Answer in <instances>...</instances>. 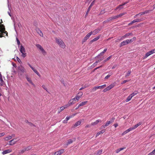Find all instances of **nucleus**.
I'll list each match as a JSON object with an SVG mask.
<instances>
[{
	"label": "nucleus",
	"mask_w": 155,
	"mask_h": 155,
	"mask_svg": "<svg viewBox=\"0 0 155 155\" xmlns=\"http://www.w3.org/2000/svg\"><path fill=\"white\" fill-rule=\"evenodd\" d=\"M0 86H3L5 84V83L4 81L3 80L2 76L1 73V72H0Z\"/></svg>",
	"instance_id": "nucleus-10"
},
{
	"label": "nucleus",
	"mask_w": 155,
	"mask_h": 155,
	"mask_svg": "<svg viewBox=\"0 0 155 155\" xmlns=\"http://www.w3.org/2000/svg\"><path fill=\"white\" fill-rule=\"evenodd\" d=\"M126 13H125V12H124V13H121V14H120L119 15H117V17H118V18L120 17L121 16H123L125 14H126Z\"/></svg>",
	"instance_id": "nucleus-39"
},
{
	"label": "nucleus",
	"mask_w": 155,
	"mask_h": 155,
	"mask_svg": "<svg viewBox=\"0 0 155 155\" xmlns=\"http://www.w3.org/2000/svg\"><path fill=\"white\" fill-rule=\"evenodd\" d=\"M42 88L44 89L45 90L47 91H48V89L47 88H46V86L44 85H42Z\"/></svg>",
	"instance_id": "nucleus-49"
},
{
	"label": "nucleus",
	"mask_w": 155,
	"mask_h": 155,
	"mask_svg": "<svg viewBox=\"0 0 155 155\" xmlns=\"http://www.w3.org/2000/svg\"><path fill=\"white\" fill-rule=\"evenodd\" d=\"M60 111H59L58 112V113H60L63 110L65 109L64 107L63 106H62L60 108Z\"/></svg>",
	"instance_id": "nucleus-45"
},
{
	"label": "nucleus",
	"mask_w": 155,
	"mask_h": 155,
	"mask_svg": "<svg viewBox=\"0 0 155 155\" xmlns=\"http://www.w3.org/2000/svg\"><path fill=\"white\" fill-rule=\"evenodd\" d=\"M55 41L56 43L61 48H64L66 46V45L62 40L60 38H55Z\"/></svg>",
	"instance_id": "nucleus-1"
},
{
	"label": "nucleus",
	"mask_w": 155,
	"mask_h": 155,
	"mask_svg": "<svg viewBox=\"0 0 155 155\" xmlns=\"http://www.w3.org/2000/svg\"><path fill=\"white\" fill-rule=\"evenodd\" d=\"M74 102H73V101L72 100H71L69 102H68V104L70 106L72 104H74Z\"/></svg>",
	"instance_id": "nucleus-41"
},
{
	"label": "nucleus",
	"mask_w": 155,
	"mask_h": 155,
	"mask_svg": "<svg viewBox=\"0 0 155 155\" xmlns=\"http://www.w3.org/2000/svg\"><path fill=\"white\" fill-rule=\"evenodd\" d=\"M64 151V149H62L60 150L59 151L56 152L54 153L55 155H60L61 154L63 153Z\"/></svg>",
	"instance_id": "nucleus-9"
},
{
	"label": "nucleus",
	"mask_w": 155,
	"mask_h": 155,
	"mask_svg": "<svg viewBox=\"0 0 155 155\" xmlns=\"http://www.w3.org/2000/svg\"><path fill=\"white\" fill-rule=\"evenodd\" d=\"M130 131L129 130V129H128L127 130H126L125 131H124V132H123L121 135L122 136H123L125 134H126L127 133L129 132Z\"/></svg>",
	"instance_id": "nucleus-33"
},
{
	"label": "nucleus",
	"mask_w": 155,
	"mask_h": 155,
	"mask_svg": "<svg viewBox=\"0 0 155 155\" xmlns=\"http://www.w3.org/2000/svg\"><path fill=\"white\" fill-rule=\"evenodd\" d=\"M142 124V123L141 122H140L137 124L135 125L134 127V128L135 129L136 128L138 127L141 125Z\"/></svg>",
	"instance_id": "nucleus-36"
},
{
	"label": "nucleus",
	"mask_w": 155,
	"mask_h": 155,
	"mask_svg": "<svg viewBox=\"0 0 155 155\" xmlns=\"http://www.w3.org/2000/svg\"><path fill=\"white\" fill-rule=\"evenodd\" d=\"M75 138H74V140H72V139H69L68 140L66 143V145L68 146V145L71 143L73 141H74L75 140Z\"/></svg>",
	"instance_id": "nucleus-17"
},
{
	"label": "nucleus",
	"mask_w": 155,
	"mask_h": 155,
	"mask_svg": "<svg viewBox=\"0 0 155 155\" xmlns=\"http://www.w3.org/2000/svg\"><path fill=\"white\" fill-rule=\"evenodd\" d=\"M114 86V85L113 84H111L109 86L107 87L108 91H109L113 88Z\"/></svg>",
	"instance_id": "nucleus-26"
},
{
	"label": "nucleus",
	"mask_w": 155,
	"mask_h": 155,
	"mask_svg": "<svg viewBox=\"0 0 155 155\" xmlns=\"http://www.w3.org/2000/svg\"><path fill=\"white\" fill-rule=\"evenodd\" d=\"M25 149H26V150L28 151L29 150H30L31 148V146H29L28 147H27L25 148Z\"/></svg>",
	"instance_id": "nucleus-47"
},
{
	"label": "nucleus",
	"mask_w": 155,
	"mask_h": 155,
	"mask_svg": "<svg viewBox=\"0 0 155 155\" xmlns=\"http://www.w3.org/2000/svg\"><path fill=\"white\" fill-rule=\"evenodd\" d=\"M72 117L71 116H67V117H66V119L68 121Z\"/></svg>",
	"instance_id": "nucleus-54"
},
{
	"label": "nucleus",
	"mask_w": 155,
	"mask_h": 155,
	"mask_svg": "<svg viewBox=\"0 0 155 155\" xmlns=\"http://www.w3.org/2000/svg\"><path fill=\"white\" fill-rule=\"evenodd\" d=\"M16 40L17 42V43L18 45H20V42L19 40L17 38H16Z\"/></svg>",
	"instance_id": "nucleus-55"
},
{
	"label": "nucleus",
	"mask_w": 155,
	"mask_h": 155,
	"mask_svg": "<svg viewBox=\"0 0 155 155\" xmlns=\"http://www.w3.org/2000/svg\"><path fill=\"white\" fill-rule=\"evenodd\" d=\"M114 120V118H112L110 120L107 121L105 124L103 125L101 127H102L103 128H105L106 127L108 126L110 124L113 122Z\"/></svg>",
	"instance_id": "nucleus-6"
},
{
	"label": "nucleus",
	"mask_w": 155,
	"mask_h": 155,
	"mask_svg": "<svg viewBox=\"0 0 155 155\" xmlns=\"http://www.w3.org/2000/svg\"><path fill=\"white\" fill-rule=\"evenodd\" d=\"M102 89L101 87V86L95 87H94L91 89V91L94 92L96 90H97V89Z\"/></svg>",
	"instance_id": "nucleus-15"
},
{
	"label": "nucleus",
	"mask_w": 155,
	"mask_h": 155,
	"mask_svg": "<svg viewBox=\"0 0 155 155\" xmlns=\"http://www.w3.org/2000/svg\"><path fill=\"white\" fill-rule=\"evenodd\" d=\"M87 102V101H84L82 102L79 105L78 107H80L82 106H83L85 105H86Z\"/></svg>",
	"instance_id": "nucleus-18"
},
{
	"label": "nucleus",
	"mask_w": 155,
	"mask_h": 155,
	"mask_svg": "<svg viewBox=\"0 0 155 155\" xmlns=\"http://www.w3.org/2000/svg\"><path fill=\"white\" fill-rule=\"evenodd\" d=\"M136 38L135 37H134L133 38H132L130 39H127L126 40L127 43L128 44L130 43L131 42H133V41H135L136 40Z\"/></svg>",
	"instance_id": "nucleus-13"
},
{
	"label": "nucleus",
	"mask_w": 155,
	"mask_h": 155,
	"mask_svg": "<svg viewBox=\"0 0 155 155\" xmlns=\"http://www.w3.org/2000/svg\"><path fill=\"white\" fill-rule=\"evenodd\" d=\"M36 47L41 51L42 53L44 55L47 54L46 52L44 50L42 47L39 44H36Z\"/></svg>",
	"instance_id": "nucleus-5"
},
{
	"label": "nucleus",
	"mask_w": 155,
	"mask_h": 155,
	"mask_svg": "<svg viewBox=\"0 0 155 155\" xmlns=\"http://www.w3.org/2000/svg\"><path fill=\"white\" fill-rule=\"evenodd\" d=\"M127 44H128V43H127V40H126L121 42L120 43V46L125 45Z\"/></svg>",
	"instance_id": "nucleus-28"
},
{
	"label": "nucleus",
	"mask_w": 155,
	"mask_h": 155,
	"mask_svg": "<svg viewBox=\"0 0 155 155\" xmlns=\"http://www.w3.org/2000/svg\"><path fill=\"white\" fill-rule=\"evenodd\" d=\"M26 149H25V148L21 150L19 152V154H21L24 153L26 151Z\"/></svg>",
	"instance_id": "nucleus-35"
},
{
	"label": "nucleus",
	"mask_w": 155,
	"mask_h": 155,
	"mask_svg": "<svg viewBox=\"0 0 155 155\" xmlns=\"http://www.w3.org/2000/svg\"><path fill=\"white\" fill-rule=\"evenodd\" d=\"M131 73V71H128L127 73V74H126L125 77H127V76H129L130 75V74Z\"/></svg>",
	"instance_id": "nucleus-43"
},
{
	"label": "nucleus",
	"mask_w": 155,
	"mask_h": 155,
	"mask_svg": "<svg viewBox=\"0 0 155 155\" xmlns=\"http://www.w3.org/2000/svg\"><path fill=\"white\" fill-rule=\"evenodd\" d=\"M99 62V61H96L93 64V67H95V66H96L97 63H98Z\"/></svg>",
	"instance_id": "nucleus-51"
},
{
	"label": "nucleus",
	"mask_w": 155,
	"mask_h": 155,
	"mask_svg": "<svg viewBox=\"0 0 155 155\" xmlns=\"http://www.w3.org/2000/svg\"><path fill=\"white\" fill-rule=\"evenodd\" d=\"M73 101H78L77 100V98L75 97L74 98H73L71 99Z\"/></svg>",
	"instance_id": "nucleus-62"
},
{
	"label": "nucleus",
	"mask_w": 155,
	"mask_h": 155,
	"mask_svg": "<svg viewBox=\"0 0 155 155\" xmlns=\"http://www.w3.org/2000/svg\"><path fill=\"white\" fill-rule=\"evenodd\" d=\"M16 142V141H15L13 139L9 141V144L10 145H13L15 144Z\"/></svg>",
	"instance_id": "nucleus-27"
},
{
	"label": "nucleus",
	"mask_w": 155,
	"mask_h": 155,
	"mask_svg": "<svg viewBox=\"0 0 155 155\" xmlns=\"http://www.w3.org/2000/svg\"><path fill=\"white\" fill-rule=\"evenodd\" d=\"M92 34V31H91L87 34L84 38L82 41V42H85L87 39L89 38L90 37Z\"/></svg>",
	"instance_id": "nucleus-8"
},
{
	"label": "nucleus",
	"mask_w": 155,
	"mask_h": 155,
	"mask_svg": "<svg viewBox=\"0 0 155 155\" xmlns=\"http://www.w3.org/2000/svg\"><path fill=\"white\" fill-rule=\"evenodd\" d=\"M81 124V122L80 121H78L76 122L74 125V127H76L77 126Z\"/></svg>",
	"instance_id": "nucleus-30"
},
{
	"label": "nucleus",
	"mask_w": 155,
	"mask_h": 155,
	"mask_svg": "<svg viewBox=\"0 0 155 155\" xmlns=\"http://www.w3.org/2000/svg\"><path fill=\"white\" fill-rule=\"evenodd\" d=\"M106 86V84H104L102 85L101 86V87L102 88H104Z\"/></svg>",
	"instance_id": "nucleus-61"
},
{
	"label": "nucleus",
	"mask_w": 155,
	"mask_h": 155,
	"mask_svg": "<svg viewBox=\"0 0 155 155\" xmlns=\"http://www.w3.org/2000/svg\"><path fill=\"white\" fill-rule=\"evenodd\" d=\"M95 0H94L91 3V4H90V5L89 6V7L88 8V9H87V12H86V14H87L89 12V11L90 10V9L91 8V7L93 6V5L94 4V2H95Z\"/></svg>",
	"instance_id": "nucleus-12"
},
{
	"label": "nucleus",
	"mask_w": 155,
	"mask_h": 155,
	"mask_svg": "<svg viewBox=\"0 0 155 155\" xmlns=\"http://www.w3.org/2000/svg\"><path fill=\"white\" fill-rule=\"evenodd\" d=\"M123 4L119 5L115 9V10H116L118 9H119V10H120L122 9L123 8Z\"/></svg>",
	"instance_id": "nucleus-23"
},
{
	"label": "nucleus",
	"mask_w": 155,
	"mask_h": 155,
	"mask_svg": "<svg viewBox=\"0 0 155 155\" xmlns=\"http://www.w3.org/2000/svg\"><path fill=\"white\" fill-rule=\"evenodd\" d=\"M133 35V34L132 33H128L126 34L125 35L126 37H128L130 35Z\"/></svg>",
	"instance_id": "nucleus-46"
},
{
	"label": "nucleus",
	"mask_w": 155,
	"mask_h": 155,
	"mask_svg": "<svg viewBox=\"0 0 155 155\" xmlns=\"http://www.w3.org/2000/svg\"><path fill=\"white\" fill-rule=\"evenodd\" d=\"M26 79L27 80V81L31 84L32 85H33L34 86H35V85L32 82L31 80V79L29 78L28 76L27 75L26 76Z\"/></svg>",
	"instance_id": "nucleus-11"
},
{
	"label": "nucleus",
	"mask_w": 155,
	"mask_h": 155,
	"mask_svg": "<svg viewBox=\"0 0 155 155\" xmlns=\"http://www.w3.org/2000/svg\"><path fill=\"white\" fill-rule=\"evenodd\" d=\"M100 30L99 29H96L94 31L92 32V34L94 35H95L97 33H98L100 31Z\"/></svg>",
	"instance_id": "nucleus-22"
},
{
	"label": "nucleus",
	"mask_w": 155,
	"mask_h": 155,
	"mask_svg": "<svg viewBox=\"0 0 155 155\" xmlns=\"http://www.w3.org/2000/svg\"><path fill=\"white\" fill-rule=\"evenodd\" d=\"M150 11H149V10L146 11L145 12H143V13H140L139 14H138L136 15L135 16V17H136L138 16L139 15H142L146 13H147L148 12Z\"/></svg>",
	"instance_id": "nucleus-20"
},
{
	"label": "nucleus",
	"mask_w": 155,
	"mask_h": 155,
	"mask_svg": "<svg viewBox=\"0 0 155 155\" xmlns=\"http://www.w3.org/2000/svg\"><path fill=\"white\" fill-rule=\"evenodd\" d=\"M18 72L22 75L24 73L26 72V71L24 67L20 65L18 67Z\"/></svg>",
	"instance_id": "nucleus-4"
},
{
	"label": "nucleus",
	"mask_w": 155,
	"mask_h": 155,
	"mask_svg": "<svg viewBox=\"0 0 155 155\" xmlns=\"http://www.w3.org/2000/svg\"><path fill=\"white\" fill-rule=\"evenodd\" d=\"M32 70L34 71V72L39 77H40L41 75L40 74H39L38 72L34 68H33L32 69Z\"/></svg>",
	"instance_id": "nucleus-24"
},
{
	"label": "nucleus",
	"mask_w": 155,
	"mask_h": 155,
	"mask_svg": "<svg viewBox=\"0 0 155 155\" xmlns=\"http://www.w3.org/2000/svg\"><path fill=\"white\" fill-rule=\"evenodd\" d=\"M137 94V91H135L134 92L131 94L130 95L132 97L133 96L136 95Z\"/></svg>",
	"instance_id": "nucleus-40"
},
{
	"label": "nucleus",
	"mask_w": 155,
	"mask_h": 155,
	"mask_svg": "<svg viewBox=\"0 0 155 155\" xmlns=\"http://www.w3.org/2000/svg\"><path fill=\"white\" fill-rule=\"evenodd\" d=\"M140 21V20L139 19H136V20H134L129 23V25H130L133 23H135L136 22H137Z\"/></svg>",
	"instance_id": "nucleus-25"
},
{
	"label": "nucleus",
	"mask_w": 155,
	"mask_h": 155,
	"mask_svg": "<svg viewBox=\"0 0 155 155\" xmlns=\"http://www.w3.org/2000/svg\"><path fill=\"white\" fill-rule=\"evenodd\" d=\"M128 81H129V80H124L121 83V84H124Z\"/></svg>",
	"instance_id": "nucleus-56"
},
{
	"label": "nucleus",
	"mask_w": 155,
	"mask_h": 155,
	"mask_svg": "<svg viewBox=\"0 0 155 155\" xmlns=\"http://www.w3.org/2000/svg\"><path fill=\"white\" fill-rule=\"evenodd\" d=\"M13 22H14V28L15 30V26H16V24H17L18 27L19 28H20L21 27V24L19 22V20L18 19L16 18V21L13 20Z\"/></svg>",
	"instance_id": "nucleus-7"
},
{
	"label": "nucleus",
	"mask_w": 155,
	"mask_h": 155,
	"mask_svg": "<svg viewBox=\"0 0 155 155\" xmlns=\"http://www.w3.org/2000/svg\"><path fill=\"white\" fill-rule=\"evenodd\" d=\"M155 155V148L153 150V151L152 152L149 153L148 154V155Z\"/></svg>",
	"instance_id": "nucleus-38"
},
{
	"label": "nucleus",
	"mask_w": 155,
	"mask_h": 155,
	"mask_svg": "<svg viewBox=\"0 0 155 155\" xmlns=\"http://www.w3.org/2000/svg\"><path fill=\"white\" fill-rule=\"evenodd\" d=\"M12 151V150L11 149H8L4 150L2 153V154L3 155L5 154L6 153H8L11 152Z\"/></svg>",
	"instance_id": "nucleus-16"
},
{
	"label": "nucleus",
	"mask_w": 155,
	"mask_h": 155,
	"mask_svg": "<svg viewBox=\"0 0 155 155\" xmlns=\"http://www.w3.org/2000/svg\"><path fill=\"white\" fill-rule=\"evenodd\" d=\"M101 120H100L98 119L97 120H96L95 122L92 123H91V125H95L96 124H97L99 122H101Z\"/></svg>",
	"instance_id": "nucleus-14"
},
{
	"label": "nucleus",
	"mask_w": 155,
	"mask_h": 155,
	"mask_svg": "<svg viewBox=\"0 0 155 155\" xmlns=\"http://www.w3.org/2000/svg\"><path fill=\"white\" fill-rule=\"evenodd\" d=\"M16 59L18 61L19 63L21 62V61L20 60V59L18 57H16Z\"/></svg>",
	"instance_id": "nucleus-59"
},
{
	"label": "nucleus",
	"mask_w": 155,
	"mask_h": 155,
	"mask_svg": "<svg viewBox=\"0 0 155 155\" xmlns=\"http://www.w3.org/2000/svg\"><path fill=\"white\" fill-rule=\"evenodd\" d=\"M132 98V97L130 95L127 98V99L126 100V102H128L129 101H130L131 99Z\"/></svg>",
	"instance_id": "nucleus-37"
},
{
	"label": "nucleus",
	"mask_w": 155,
	"mask_h": 155,
	"mask_svg": "<svg viewBox=\"0 0 155 155\" xmlns=\"http://www.w3.org/2000/svg\"><path fill=\"white\" fill-rule=\"evenodd\" d=\"M19 51L22 54L21 56L23 58H25L26 56V53H25V48L22 45L20 47Z\"/></svg>",
	"instance_id": "nucleus-3"
},
{
	"label": "nucleus",
	"mask_w": 155,
	"mask_h": 155,
	"mask_svg": "<svg viewBox=\"0 0 155 155\" xmlns=\"http://www.w3.org/2000/svg\"><path fill=\"white\" fill-rule=\"evenodd\" d=\"M150 54H149V52H147V53L146 54H145V56L144 57V58H147L149 56H150Z\"/></svg>",
	"instance_id": "nucleus-48"
},
{
	"label": "nucleus",
	"mask_w": 155,
	"mask_h": 155,
	"mask_svg": "<svg viewBox=\"0 0 155 155\" xmlns=\"http://www.w3.org/2000/svg\"><path fill=\"white\" fill-rule=\"evenodd\" d=\"M112 19L113 20V19H115L118 18V17H117V15L112 17Z\"/></svg>",
	"instance_id": "nucleus-57"
},
{
	"label": "nucleus",
	"mask_w": 155,
	"mask_h": 155,
	"mask_svg": "<svg viewBox=\"0 0 155 155\" xmlns=\"http://www.w3.org/2000/svg\"><path fill=\"white\" fill-rule=\"evenodd\" d=\"M102 152V150H98L97 152V154H100Z\"/></svg>",
	"instance_id": "nucleus-53"
},
{
	"label": "nucleus",
	"mask_w": 155,
	"mask_h": 155,
	"mask_svg": "<svg viewBox=\"0 0 155 155\" xmlns=\"http://www.w3.org/2000/svg\"><path fill=\"white\" fill-rule=\"evenodd\" d=\"M112 74L111 73H110V74H108L105 77L104 79H108L110 77V76Z\"/></svg>",
	"instance_id": "nucleus-42"
},
{
	"label": "nucleus",
	"mask_w": 155,
	"mask_h": 155,
	"mask_svg": "<svg viewBox=\"0 0 155 155\" xmlns=\"http://www.w3.org/2000/svg\"><path fill=\"white\" fill-rule=\"evenodd\" d=\"M107 50V49L106 48V49H104V50L102 52H101L100 54H99L98 55L97 57H98L100 56L101 55H103L106 52Z\"/></svg>",
	"instance_id": "nucleus-32"
},
{
	"label": "nucleus",
	"mask_w": 155,
	"mask_h": 155,
	"mask_svg": "<svg viewBox=\"0 0 155 155\" xmlns=\"http://www.w3.org/2000/svg\"><path fill=\"white\" fill-rule=\"evenodd\" d=\"M76 97L77 98V99L78 100L81 97L80 96H79V95H77Z\"/></svg>",
	"instance_id": "nucleus-60"
},
{
	"label": "nucleus",
	"mask_w": 155,
	"mask_h": 155,
	"mask_svg": "<svg viewBox=\"0 0 155 155\" xmlns=\"http://www.w3.org/2000/svg\"><path fill=\"white\" fill-rule=\"evenodd\" d=\"M39 35L41 37L43 36V34L42 32L40 30H38V31H37Z\"/></svg>",
	"instance_id": "nucleus-34"
},
{
	"label": "nucleus",
	"mask_w": 155,
	"mask_h": 155,
	"mask_svg": "<svg viewBox=\"0 0 155 155\" xmlns=\"http://www.w3.org/2000/svg\"><path fill=\"white\" fill-rule=\"evenodd\" d=\"M128 129H129V130H130V131L131 130H134L135 129V128H134V126H133L132 127Z\"/></svg>",
	"instance_id": "nucleus-50"
},
{
	"label": "nucleus",
	"mask_w": 155,
	"mask_h": 155,
	"mask_svg": "<svg viewBox=\"0 0 155 155\" xmlns=\"http://www.w3.org/2000/svg\"><path fill=\"white\" fill-rule=\"evenodd\" d=\"M8 5V9H9V10H10V12H8V14L9 15L10 17H11V14H10V7H9V5Z\"/></svg>",
	"instance_id": "nucleus-52"
},
{
	"label": "nucleus",
	"mask_w": 155,
	"mask_h": 155,
	"mask_svg": "<svg viewBox=\"0 0 155 155\" xmlns=\"http://www.w3.org/2000/svg\"><path fill=\"white\" fill-rule=\"evenodd\" d=\"M112 57V55H111L109 57H108L106 60H104V62H105L109 60Z\"/></svg>",
	"instance_id": "nucleus-44"
},
{
	"label": "nucleus",
	"mask_w": 155,
	"mask_h": 155,
	"mask_svg": "<svg viewBox=\"0 0 155 155\" xmlns=\"http://www.w3.org/2000/svg\"><path fill=\"white\" fill-rule=\"evenodd\" d=\"M83 94V93L81 92H79L78 93V95L80 96L81 97Z\"/></svg>",
	"instance_id": "nucleus-58"
},
{
	"label": "nucleus",
	"mask_w": 155,
	"mask_h": 155,
	"mask_svg": "<svg viewBox=\"0 0 155 155\" xmlns=\"http://www.w3.org/2000/svg\"><path fill=\"white\" fill-rule=\"evenodd\" d=\"M105 132V130H103L99 132H98L96 135V137L98 136L99 135L103 134Z\"/></svg>",
	"instance_id": "nucleus-19"
},
{
	"label": "nucleus",
	"mask_w": 155,
	"mask_h": 155,
	"mask_svg": "<svg viewBox=\"0 0 155 155\" xmlns=\"http://www.w3.org/2000/svg\"><path fill=\"white\" fill-rule=\"evenodd\" d=\"M4 34H5L6 36L8 35V33L5 31L4 26L2 24L0 25V38L4 36Z\"/></svg>",
	"instance_id": "nucleus-2"
},
{
	"label": "nucleus",
	"mask_w": 155,
	"mask_h": 155,
	"mask_svg": "<svg viewBox=\"0 0 155 155\" xmlns=\"http://www.w3.org/2000/svg\"><path fill=\"white\" fill-rule=\"evenodd\" d=\"M100 38V36H97V37L94 38L93 39L91 40V42H93L94 41H97Z\"/></svg>",
	"instance_id": "nucleus-29"
},
{
	"label": "nucleus",
	"mask_w": 155,
	"mask_h": 155,
	"mask_svg": "<svg viewBox=\"0 0 155 155\" xmlns=\"http://www.w3.org/2000/svg\"><path fill=\"white\" fill-rule=\"evenodd\" d=\"M152 54L155 53V49L152 50L151 51Z\"/></svg>",
	"instance_id": "nucleus-63"
},
{
	"label": "nucleus",
	"mask_w": 155,
	"mask_h": 155,
	"mask_svg": "<svg viewBox=\"0 0 155 155\" xmlns=\"http://www.w3.org/2000/svg\"><path fill=\"white\" fill-rule=\"evenodd\" d=\"M113 19H112V17H110L108 19H107V21H111Z\"/></svg>",
	"instance_id": "nucleus-64"
},
{
	"label": "nucleus",
	"mask_w": 155,
	"mask_h": 155,
	"mask_svg": "<svg viewBox=\"0 0 155 155\" xmlns=\"http://www.w3.org/2000/svg\"><path fill=\"white\" fill-rule=\"evenodd\" d=\"M12 138V136H8L5 137L4 138L5 140L7 141L11 139Z\"/></svg>",
	"instance_id": "nucleus-31"
},
{
	"label": "nucleus",
	"mask_w": 155,
	"mask_h": 155,
	"mask_svg": "<svg viewBox=\"0 0 155 155\" xmlns=\"http://www.w3.org/2000/svg\"><path fill=\"white\" fill-rule=\"evenodd\" d=\"M126 38L125 35H124L121 37H118L117 39V40H121L124 39L125 38ZM117 40L116 41H117Z\"/></svg>",
	"instance_id": "nucleus-21"
}]
</instances>
